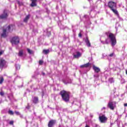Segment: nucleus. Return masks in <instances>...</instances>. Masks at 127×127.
Returning a JSON list of instances; mask_svg holds the SVG:
<instances>
[{"mask_svg":"<svg viewBox=\"0 0 127 127\" xmlns=\"http://www.w3.org/2000/svg\"><path fill=\"white\" fill-rule=\"evenodd\" d=\"M106 35H107L108 38L105 39V44H109L110 43V40L111 42L112 46L114 47L117 44V39H116V36L113 33L106 32Z\"/></svg>","mask_w":127,"mask_h":127,"instance_id":"nucleus-1","label":"nucleus"},{"mask_svg":"<svg viewBox=\"0 0 127 127\" xmlns=\"http://www.w3.org/2000/svg\"><path fill=\"white\" fill-rule=\"evenodd\" d=\"M108 6L109 8H110L111 10H112V11H113V12L116 14V15L120 16L119 11L117 10V9H115L117 8V3L113 1H110L108 3Z\"/></svg>","mask_w":127,"mask_h":127,"instance_id":"nucleus-2","label":"nucleus"},{"mask_svg":"<svg viewBox=\"0 0 127 127\" xmlns=\"http://www.w3.org/2000/svg\"><path fill=\"white\" fill-rule=\"evenodd\" d=\"M60 95L64 102H67L70 101V92L63 90L60 91Z\"/></svg>","mask_w":127,"mask_h":127,"instance_id":"nucleus-3","label":"nucleus"},{"mask_svg":"<svg viewBox=\"0 0 127 127\" xmlns=\"http://www.w3.org/2000/svg\"><path fill=\"white\" fill-rule=\"evenodd\" d=\"M14 25H10L6 27L5 29H3L2 33L1 34V37H3V38H5L7 37V35H6V32H12L13 30V27Z\"/></svg>","mask_w":127,"mask_h":127,"instance_id":"nucleus-4","label":"nucleus"},{"mask_svg":"<svg viewBox=\"0 0 127 127\" xmlns=\"http://www.w3.org/2000/svg\"><path fill=\"white\" fill-rule=\"evenodd\" d=\"M20 41V40L18 36L13 37L10 39V42L12 45H17L19 43Z\"/></svg>","mask_w":127,"mask_h":127,"instance_id":"nucleus-5","label":"nucleus"},{"mask_svg":"<svg viewBox=\"0 0 127 127\" xmlns=\"http://www.w3.org/2000/svg\"><path fill=\"white\" fill-rule=\"evenodd\" d=\"M99 120L101 124H105L108 121V118L103 115L99 117Z\"/></svg>","mask_w":127,"mask_h":127,"instance_id":"nucleus-6","label":"nucleus"},{"mask_svg":"<svg viewBox=\"0 0 127 127\" xmlns=\"http://www.w3.org/2000/svg\"><path fill=\"white\" fill-rule=\"evenodd\" d=\"M117 104L116 102L109 101L108 104V107L110 109V110H115V106Z\"/></svg>","mask_w":127,"mask_h":127,"instance_id":"nucleus-7","label":"nucleus"},{"mask_svg":"<svg viewBox=\"0 0 127 127\" xmlns=\"http://www.w3.org/2000/svg\"><path fill=\"white\" fill-rule=\"evenodd\" d=\"M8 17V14L6 13V10H4L3 14L0 15V19H6Z\"/></svg>","mask_w":127,"mask_h":127,"instance_id":"nucleus-8","label":"nucleus"},{"mask_svg":"<svg viewBox=\"0 0 127 127\" xmlns=\"http://www.w3.org/2000/svg\"><path fill=\"white\" fill-rule=\"evenodd\" d=\"M55 124H56V120H51L49 121V122L48 124V127H54Z\"/></svg>","mask_w":127,"mask_h":127,"instance_id":"nucleus-9","label":"nucleus"},{"mask_svg":"<svg viewBox=\"0 0 127 127\" xmlns=\"http://www.w3.org/2000/svg\"><path fill=\"white\" fill-rule=\"evenodd\" d=\"M31 1H32L31 3L30 4V6L31 7H34V6H37V0H31Z\"/></svg>","mask_w":127,"mask_h":127,"instance_id":"nucleus-10","label":"nucleus"},{"mask_svg":"<svg viewBox=\"0 0 127 127\" xmlns=\"http://www.w3.org/2000/svg\"><path fill=\"white\" fill-rule=\"evenodd\" d=\"M5 64V61L3 59H0V68H2Z\"/></svg>","mask_w":127,"mask_h":127,"instance_id":"nucleus-11","label":"nucleus"},{"mask_svg":"<svg viewBox=\"0 0 127 127\" xmlns=\"http://www.w3.org/2000/svg\"><path fill=\"white\" fill-rule=\"evenodd\" d=\"M85 42L88 47H91V43H90V41L89 40V38H88V37H86L85 39Z\"/></svg>","mask_w":127,"mask_h":127,"instance_id":"nucleus-12","label":"nucleus"},{"mask_svg":"<svg viewBox=\"0 0 127 127\" xmlns=\"http://www.w3.org/2000/svg\"><path fill=\"white\" fill-rule=\"evenodd\" d=\"M91 66V64L90 63H88L87 64H84L81 65L80 66V68H88Z\"/></svg>","mask_w":127,"mask_h":127,"instance_id":"nucleus-13","label":"nucleus"},{"mask_svg":"<svg viewBox=\"0 0 127 127\" xmlns=\"http://www.w3.org/2000/svg\"><path fill=\"white\" fill-rule=\"evenodd\" d=\"M92 67H93V70L96 73H99V72H100V71H101V69H100V68L96 66L95 65H93Z\"/></svg>","mask_w":127,"mask_h":127,"instance_id":"nucleus-14","label":"nucleus"},{"mask_svg":"<svg viewBox=\"0 0 127 127\" xmlns=\"http://www.w3.org/2000/svg\"><path fill=\"white\" fill-rule=\"evenodd\" d=\"M30 18V14H28L25 17V18L23 20V22H25L26 23H27Z\"/></svg>","mask_w":127,"mask_h":127,"instance_id":"nucleus-15","label":"nucleus"},{"mask_svg":"<svg viewBox=\"0 0 127 127\" xmlns=\"http://www.w3.org/2000/svg\"><path fill=\"white\" fill-rule=\"evenodd\" d=\"M39 102V100H38V97H34L33 100V103H34V104H37Z\"/></svg>","mask_w":127,"mask_h":127,"instance_id":"nucleus-16","label":"nucleus"},{"mask_svg":"<svg viewBox=\"0 0 127 127\" xmlns=\"http://www.w3.org/2000/svg\"><path fill=\"white\" fill-rule=\"evenodd\" d=\"M81 56V53L77 52L76 53V55H74L73 56L74 58H78L79 57H80Z\"/></svg>","mask_w":127,"mask_h":127,"instance_id":"nucleus-17","label":"nucleus"},{"mask_svg":"<svg viewBox=\"0 0 127 127\" xmlns=\"http://www.w3.org/2000/svg\"><path fill=\"white\" fill-rule=\"evenodd\" d=\"M4 81V79L3 78V76H0V85H1L3 81Z\"/></svg>","mask_w":127,"mask_h":127,"instance_id":"nucleus-18","label":"nucleus"},{"mask_svg":"<svg viewBox=\"0 0 127 127\" xmlns=\"http://www.w3.org/2000/svg\"><path fill=\"white\" fill-rule=\"evenodd\" d=\"M22 55H23V50H21L19 51L18 56H19L20 57H21Z\"/></svg>","mask_w":127,"mask_h":127,"instance_id":"nucleus-19","label":"nucleus"},{"mask_svg":"<svg viewBox=\"0 0 127 127\" xmlns=\"http://www.w3.org/2000/svg\"><path fill=\"white\" fill-rule=\"evenodd\" d=\"M43 52L44 54L47 55L50 52V51L49 50H43Z\"/></svg>","mask_w":127,"mask_h":127,"instance_id":"nucleus-20","label":"nucleus"},{"mask_svg":"<svg viewBox=\"0 0 127 127\" xmlns=\"http://www.w3.org/2000/svg\"><path fill=\"white\" fill-rule=\"evenodd\" d=\"M8 114H9V115H10L11 116H13V115L14 114V113H13L12 111L9 110L8 111Z\"/></svg>","mask_w":127,"mask_h":127,"instance_id":"nucleus-21","label":"nucleus"},{"mask_svg":"<svg viewBox=\"0 0 127 127\" xmlns=\"http://www.w3.org/2000/svg\"><path fill=\"white\" fill-rule=\"evenodd\" d=\"M15 68L16 70H19V69H20V65L19 64H16Z\"/></svg>","mask_w":127,"mask_h":127,"instance_id":"nucleus-22","label":"nucleus"},{"mask_svg":"<svg viewBox=\"0 0 127 127\" xmlns=\"http://www.w3.org/2000/svg\"><path fill=\"white\" fill-rule=\"evenodd\" d=\"M14 113L15 114V115H16V116H20V115H21L19 112L17 111H15Z\"/></svg>","mask_w":127,"mask_h":127,"instance_id":"nucleus-23","label":"nucleus"},{"mask_svg":"<svg viewBox=\"0 0 127 127\" xmlns=\"http://www.w3.org/2000/svg\"><path fill=\"white\" fill-rule=\"evenodd\" d=\"M0 95L2 97L4 96V92L1 91V92H0Z\"/></svg>","mask_w":127,"mask_h":127,"instance_id":"nucleus-24","label":"nucleus"},{"mask_svg":"<svg viewBox=\"0 0 127 127\" xmlns=\"http://www.w3.org/2000/svg\"><path fill=\"white\" fill-rule=\"evenodd\" d=\"M43 61H42V60H40L39 61V65H42V64H43Z\"/></svg>","mask_w":127,"mask_h":127,"instance_id":"nucleus-25","label":"nucleus"},{"mask_svg":"<svg viewBox=\"0 0 127 127\" xmlns=\"http://www.w3.org/2000/svg\"><path fill=\"white\" fill-rule=\"evenodd\" d=\"M27 50L28 51V53H29V54H31L32 53V51H31V50H30V49H27Z\"/></svg>","mask_w":127,"mask_h":127,"instance_id":"nucleus-26","label":"nucleus"},{"mask_svg":"<svg viewBox=\"0 0 127 127\" xmlns=\"http://www.w3.org/2000/svg\"><path fill=\"white\" fill-rule=\"evenodd\" d=\"M114 55H115V53H112L111 54H110L109 56V57H113V56H114Z\"/></svg>","mask_w":127,"mask_h":127,"instance_id":"nucleus-27","label":"nucleus"},{"mask_svg":"<svg viewBox=\"0 0 127 127\" xmlns=\"http://www.w3.org/2000/svg\"><path fill=\"white\" fill-rule=\"evenodd\" d=\"M13 121H11L9 122V125H13Z\"/></svg>","mask_w":127,"mask_h":127,"instance_id":"nucleus-28","label":"nucleus"},{"mask_svg":"<svg viewBox=\"0 0 127 127\" xmlns=\"http://www.w3.org/2000/svg\"><path fill=\"white\" fill-rule=\"evenodd\" d=\"M78 36H79V37H82V34L81 33H79L78 34Z\"/></svg>","mask_w":127,"mask_h":127,"instance_id":"nucleus-29","label":"nucleus"},{"mask_svg":"<svg viewBox=\"0 0 127 127\" xmlns=\"http://www.w3.org/2000/svg\"><path fill=\"white\" fill-rule=\"evenodd\" d=\"M124 106L125 107H127V103L124 104Z\"/></svg>","mask_w":127,"mask_h":127,"instance_id":"nucleus-30","label":"nucleus"},{"mask_svg":"<svg viewBox=\"0 0 127 127\" xmlns=\"http://www.w3.org/2000/svg\"><path fill=\"white\" fill-rule=\"evenodd\" d=\"M2 55V52H0V55Z\"/></svg>","mask_w":127,"mask_h":127,"instance_id":"nucleus-31","label":"nucleus"},{"mask_svg":"<svg viewBox=\"0 0 127 127\" xmlns=\"http://www.w3.org/2000/svg\"><path fill=\"white\" fill-rule=\"evenodd\" d=\"M85 127H90V126H89L88 125H86L85 126Z\"/></svg>","mask_w":127,"mask_h":127,"instance_id":"nucleus-32","label":"nucleus"},{"mask_svg":"<svg viewBox=\"0 0 127 127\" xmlns=\"http://www.w3.org/2000/svg\"><path fill=\"white\" fill-rule=\"evenodd\" d=\"M42 74H43V75H45V73L43 72V73H42Z\"/></svg>","mask_w":127,"mask_h":127,"instance_id":"nucleus-33","label":"nucleus"},{"mask_svg":"<svg viewBox=\"0 0 127 127\" xmlns=\"http://www.w3.org/2000/svg\"><path fill=\"white\" fill-rule=\"evenodd\" d=\"M126 74L127 75V69L126 71Z\"/></svg>","mask_w":127,"mask_h":127,"instance_id":"nucleus-34","label":"nucleus"},{"mask_svg":"<svg viewBox=\"0 0 127 127\" xmlns=\"http://www.w3.org/2000/svg\"><path fill=\"white\" fill-rule=\"evenodd\" d=\"M110 80H113V78H110Z\"/></svg>","mask_w":127,"mask_h":127,"instance_id":"nucleus-35","label":"nucleus"}]
</instances>
